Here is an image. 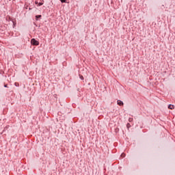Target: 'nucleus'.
<instances>
[{
  "instance_id": "9d476101",
  "label": "nucleus",
  "mask_w": 175,
  "mask_h": 175,
  "mask_svg": "<svg viewBox=\"0 0 175 175\" xmlns=\"http://www.w3.org/2000/svg\"><path fill=\"white\" fill-rule=\"evenodd\" d=\"M4 87H5V88L8 87V85H5Z\"/></svg>"
},
{
  "instance_id": "423d86ee",
  "label": "nucleus",
  "mask_w": 175,
  "mask_h": 175,
  "mask_svg": "<svg viewBox=\"0 0 175 175\" xmlns=\"http://www.w3.org/2000/svg\"><path fill=\"white\" fill-rule=\"evenodd\" d=\"M129 122H132V121H133V118H130L129 119Z\"/></svg>"
},
{
  "instance_id": "f257e3e1",
  "label": "nucleus",
  "mask_w": 175,
  "mask_h": 175,
  "mask_svg": "<svg viewBox=\"0 0 175 175\" xmlns=\"http://www.w3.org/2000/svg\"><path fill=\"white\" fill-rule=\"evenodd\" d=\"M31 44L33 46H39V41L36 40L35 38L31 40Z\"/></svg>"
},
{
  "instance_id": "39448f33",
  "label": "nucleus",
  "mask_w": 175,
  "mask_h": 175,
  "mask_svg": "<svg viewBox=\"0 0 175 175\" xmlns=\"http://www.w3.org/2000/svg\"><path fill=\"white\" fill-rule=\"evenodd\" d=\"M62 3H66V0H60Z\"/></svg>"
},
{
  "instance_id": "20e7f679",
  "label": "nucleus",
  "mask_w": 175,
  "mask_h": 175,
  "mask_svg": "<svg viewBox=\"0 0 175 175\" xmlns=\"http://www.w3.org/2000/svg\"><path fill=\"white\" fill-rule=\"evenodd\" d=\"M40 17H42V15L36 16V20H38V18H40Z\"/></svg>"
},
{
  "instance_id": "6e6552de",
  "label": "nucleus",
  "mask_w": 175,
  "mask_h": 175,
  "mask_svg": "<svg viewBox=\"0 0 175 175\" xmlns=\"http://www.w3.org/2000/svg\"><path fill=\"white\" fill-rule=\"evenodd\" d=\"M80 79H81V80H84V77H83V76H80Z\"/></svg>"
},
{
  "instance_id": "9b49d317",
  "label": "nucleus",
  "mask_w": 175,
  "mask_h": 175,
  "mask_svg": "<svg viewBox=\"0 0 175 175\" xmlns=\"http://www.w3.org/2000/svg\"><path fill=\"white\" fill-rule=\"evenodd\" d=\"M36 4H38V1H36Z\"/></svg>"
},
{
  "instance_id": "1a4fd4ad",
  "label": "nucleus",
  "mask_w": 175,
  "mask_h": 175,
  "mask_svg": "<svg viewBox=\"0 0 175 175\" xmlns=\"http://www.w3.org/2000/svg\"><path fill=\"white\" fill-rule=\"evenodd\" d=\"M42 5H43L42 3H38V6H42Z\"/></svg>"
},
{
  "instance_id": "f03ea898",
  "label": "nucleus",
  "mask_w": 175,
  "mask_h": 175,
  "mask_svg": "<svg viewBox=\"0 0 175 175\" xmlns=\"http://www.w3.org/2000/svg\"><path fill=\"white\" fill-rule=\"evenodd\" d=\"M117 104H118L119 106H124V103H123L122 101H121L120 100H118Z\"/></svg>"
},
{
  "instance_id": "7ed1b4c3",
  "label": "nucleus",
  "mask_w": 175,
  "mask_h": 175,
  "mask_svg": "<svg viewBox=\"0 0 175 175\" xmlns=\"http://www.w3.org/2000/svg\"><path fill=\"white\" fill-rule=\"evenodd\" d=\"M168 109H170V110L174 109V105H170L168 106Z\"/></svg>"
},
{
  "instance_id": "0eeeda50",
  "label": "nucleus",
  "mask_w": 175,
  "mask_h": 175,
  "mask_svg": "<svg viewBox=\"0 0 175 175\" xmlns=\"http://www.w3.org/2000/svg\"><path fill=\"white\" fill-rule=\"evenodd\" d=\"M121 157H122V158H124V157H125V154L122 153V154H121Z\"/></svg>"
}]
</instances>
